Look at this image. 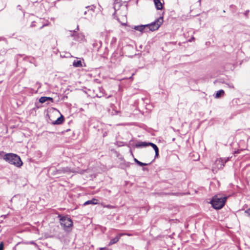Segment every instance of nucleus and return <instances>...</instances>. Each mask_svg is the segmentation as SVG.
Returning <instances> with one entry per match:
<instances>
[{
	"label": "nucleus",
	"instance_id": "obj_46",
	"mask_svg": "<svg viewBox=\"0 0 250 250\" xmlns=\"http://www.w3.org/2000/svg\"><path fill=\"white\" fill-rule=\"evenodd\" d=\"M39 250H41V249H39Z\"/></svg>",
	"mask_w": 250,
	"mask_h": 250
},
{
	"label": "nucleus",
	"instance_id": "obj_13",
	"mask_svg": "<svg viewBox=\"0 0 250 250\" xmlns=\"http://www.w3.org/2000/svg\"><path fill=\"white\" fill-rule=\"evenodd\" d=\"M64 121V116L61 114V116L59 117L56 121H53L52 122V124L55 125H60L62 124Z\"/></svg>",
	"mask_w": 250,
	"mask_h": 250
},
{
	"label": "nucleus",
	"instance_id": "obj_5",
	"mask_svg": "<svg viewBox=\"0 0 250 250\" xmlns=\"http://www.w3.org/2000/svg\"><path fill=\"white\" fill-rule=\"evenodd\" d=\"M164 21L163 16H160L152 22L146 24V30L154 31L159 29Z\"/></svg>",
	"mask_w": 250,
	"mask_h": 250
},
{
	"label": "nucleus",
	"instance_id": "obj_21",
	"mask_svg": "<svg viewBox=\"0 0 250 250\" xmlns=\"http://www.w3.org/2000/svg\"><path fill=\"white\" fill-rule=\"evenodd\" d=\"M224 93L225 92L223 90H222V89L219 90L217 91V92L216 93L215 97L216 98H219L222 96H223L224 95Z\"/></svg>",
	"mask_w": 250,
	"mask_h": 250
},
{
	"label": "nucleus",
	"instance_id": "obj_24",
	"mask_svg": "<svg viewBox=\"0 0 250 250\" xmlns=\"http://www.w3.org/2000/svg\"><path fill=\"white\" fill-rule=\"evenodd\" d=\"M36 23H37V22L35 21H33L30 25V27L33 28L37 26Z\"/></svg>",
	"mask_w": 250,
	"mask_h": 250
},
{
	"label": "nucleus",
	"instance_id": "obj_40",
	"mask_svg": "<svg viewBox=\"0 0 250 250\" xmlns=\"http://www.w3.org/2000/svg\"><path fill=\"white\" fill-rule=\"evenodd\" d=\"M131 142H132V141H131H131H130V142H129V144H130V145H132V144H131Z\"/></svg>",
	"mask_w": 250,
	"mask_h": 250
},
{
	"label": "nucleus",
	"instance_id": "obj_25",
	"mask_svg": "<svg viewBox=\"0 0 250 250\" xmlns=\"http://www.w3.org/2000/svg\"><path fill=\"white\" fill-rule=\"evenodd\" d=\"M4 244L3 242L0 243V250H4Z\"/></svg>",
	"mask_w": 250,
	"mask_h": 250
},
{
	"label": "nucleus",
	"instance_id": "obj_7",
	"mask_svg": "<svg viewBox=\"0 0 250 250\" xmlns=\"http://www.w3.org/2000/svg\"><path fill=\"white\" fill-rule=\"evenodd\" d=\"M70 36L73 38V39L76 41H80L83 40V36L82 34L77 32L76 30H70Z\"/></svg>",
	"mask_w": 250,
	"mask_h": 250
},
{
	"label": "nucleus",
	"instance_id": "obj_45",
	"mask_svg": "<svg viewBox=\"0 0 250 250\" xmlns=\"http://www.w3.org/2000/svg\"><path fill=\"white\" fill-rule=\"evenodd\" d=\"M23 13V16L24 15V11H22Z\"/></svg>",
	"mask_w": 250,
	"mask_h": 250
},
{
	"label": "nucleus",
	"instance_id": "obj_14",
	"mask_svg": "<svg viewBox=\"0 0 250 250\" xmlns=\"http://www.w3.org/2000/svg\"><path fill=\"white\" fill-rule=\"evenodd\" d=\"M154 3L157 10H162L163 9V3L160 0H153Z\"/></svg>",
	"mask_w": 250,
	"mask_h": 250
},
{
	"label": "nucleus",
	"instance_id": "obj_27",
	"mask_svg": "<svg viewBox=\"0 0 250 250\" xmlns=\"http://www.w3.org/2000/svg\"><path fill=\"white\" fill-rule=\"evenodd\" d=\"M245 213H247L249 217H250V208L247 209L245 211Z\"/></svg>",
	"mask_w": 250,
	"mask_h": 250
},
{
	"label": "nucleus",
	"instance_id": "obj_26",
	"mask_svg": "<svg viewBox=\"0 0 250 250\" xmlns=\"http://www.w3.org/2000/svg\"><path fill=\"white\" fill-rule=\"evenodd\" d=\"M46 100L47 101H50L51 102H53V99L52 98H51V97H46Z\"/></svg>",
	"mask_w": 250,
	"mask_h": 250
},
{
	"label": "nucleus",
	"instance_id": "obj_35",
	"mask_svg": "<svg viewBox=\"0 0 250 250\" xmlns=\"http://www.w3.org/2000/svg\"><path fill=\"white\" fill-rule=\"evenodd\" d=\"M47 24H43L41 26H40L39 27V29H42L43 27H44L45 26H46Z\"/></svg>",
	"mask_w": 250,
	"mask_h": 250
},
{
	"label": "nucleus",
	"instance_id": "obj_12",
	"mask_svg": "<svg viewBox=\"0 0 250 250\" xmlns=\"http://www.w3.org/2000/svg\"><path fill=\"white\" fill-rule=\"evenodd\" d=\"M148 146H151L153 149L155 151V158H157L159 157V148L155 144L151 143V142H148Z\"/></svg>",
	"mask_w": 250,
	"mask_h": 250
},
{
	"label": "nucleus",
	"instance_id": "obj_2",
	"mask_svg": "<svg viewBox=\"0 0 250 250\" xmlns=\"http://www.w3.org/2000/svg\"><path fill=\"white\" fill-rule=\"evenodd\" d=\"M3 159L6 162L18 167H20L23 164L20 157L16 154L12 153H5L3 156Z\"/></svg>",
	"mask_w": 250,
	"mask_h": 250
},
{
	"label": "nucleus",
	"instance_id": "obj_4",
	"mask_svg": "<svg viewBox=\"0 0 250 250\" xmlns=\"http://www.w3.org/2000/svg\"><path fill=\"white\" fill-rule=\"evenodd\" d=\"M58 218L60 219L61 225L63 227L65 230H67L69 228L72 227L73 223L72 220L67 216H62L58 215Z\"/></svg>",
	"mask_w": 250,
	"mask_h": 250
},
{
	"label": "nucleus",
	"instance_id": "obj_33",
	"mask_svg": "<svg viewBox=\"0 0 250 250\" xmlns=\"http://www.w3.org/2000/svg\"><path fill=\"white\" fill-rule=\"evenodd\" d=\"M240 150H236L234 152V154L235 155L236 154H238L240 153Z\"/></svg>",
	"mask_w": 250,
	"mask_h": 250
},
{
	"label": "nucleus",
	"instance_id": "obj_15",
	"mask_svg": "<svg viewBox=\"0 0 250 250\" xmlns=\"http://www.w3.org/2000/svg\"><path fill=\"white\" fill-rule=\"evenodd\" d=\"M136 148H143L148 146V142H138L135 145Z\"/></svg>",
	"mask_w": 250,
	"mask_h": 250
},
{
	"label": "nucleus",
	"instance_id": "obj_6",
	"mask_svg": "<svg viewBox=\"0 0 250 250\" xmlns=\"http://www.w3.org/2000/svg\"><path fill=\"white\" fill-rule=\"evenodd\" d=\"M95 7L93 5L88 6L85 7L87 10L84 12V15H86V16L84 18L85 19L91 20L93 17V14L94 13V9Z\"/></svg>",
	"mask_w": 250,
	"mask_h": 250
},
{
	"label": "nucleus",
	"instance_id": "obj_1",
	"mask_svg": "<svg viewBox=\"0 0 250 250\" xmlns=\"http://www.w3.org/2000/svg\"><path fill=\"white\" fill-rule=\"evenodd\" d=\"M114 13L113 16L115 17V15H120L122 16H125L127 13V4L126 1H123L122 0H115L114 2Z\"/></svg>",
	"mask_w": 250,
	"mask_h": 250
},
{
	"label": "nucleus",
	"instance_id": "obj_32",
	"mask_svg": "<svg viewBox=\"0 0 250 250\" xmlns=\"http://www.w3.org/2000/svg\"><path fill=\"white\" fill-rule=\"evenodd\" d=\"M100 250H109V249L106 248V247H104L100 248Z\"/></svg>",
	"mask_w": 250,
	"mask_h": 250
},
{
	"label": "nucleus",
	"instance_id": "obj_29",
	"mask_svg": "<svg viewBox=\"0 0 250 250\" xmlns=\"http://www.w3.org/2000/svg\"><path fill=\"white\" fill-rule=\"evenodd\" d=\"M30 244H34L35 246V247L37 248V249H39V247H38V246L37 245V244H36L35 242H34L33 241H32Z\"/></svg>",
	"mask_w": 250,
	"mask_h": 250
},
{
	"label": "nucleus",
	"instance_id": "obj_42",
	"mask_svg": "<svg viewBox=\"0 0 250 250\" xmlns=\"http://www.w3.org/2000/svg\"><path fill=\"white\" fill-rule=\"evenodd\" d=\"M130 152H131V155H132V156H133V153H132V152H131V150H130Z\"/></svg>",
	"mask_w": 250,
	"mask_h": 250
},
{
	"label": "nucleus",
	"instance_id": "obj_20",
	"mask_svg": "<svg viewBox=\"0 0 250 250\" xmlns=\"http://www.w3.org/2000/svg\"><path fill=\"white\" fill-rule=\"evenodd\" d=\"M73 65L76 67L82 66V62L81 60H75L73 62Z\"/></svg>",
	"mask_w": 250,
	"mask_h": 250
},
{
	"label": "nucleus",
	"instance_id": "obj_10",
	"mask_svg": "<svg viewBox=\"0 0 250 250\" xmlns=\"http://www.w3.org/2000/svg\"><path fill=\"white\" fill-rule=\"evenodd\" d=\"M133 29L136 31H140L141 33H143V32H147V31L146 30V24H141L139 25L134 26Z\"/></svg>",
	"mask_w": 250,
	"mask_h": 250
},
{
	"label": "nucleus",
	"instance_id": "obj_23",
	"mask_svg": "<svg viewBox=\"0 0 250 250\" xmlns=\"http://www.w3.org/2000/svg\"><path fill=\"white\" fill-rule=\"evenodd\" d=\"M138 166L141 167L148 166L149 164L144 163L138 161L136 163Z\"/></svg>",
	"mask_w": 250,
	"mask_h": 250
},
{
	"label": "nucleus",
	"instance_id": "obj_30",
	"mask_svg": "<svg viewBox=\"0 0 250 250\" xmlns=\"http://www.w3.org/2000/svg\"><path fill=\"white\" fill-rule=\"evenodd\" d=\"M116 42V38H113L111 41V43H113Z\"/></svg>",
	"mask_w": 250,
	"mask_h": 250
},
{
	"label": "nucleus",
	"instance_id": "obj_31",
	"mask_svg": "<svg viewBox=\"0 0 250 250\" xmlns=\"http://www.w3.org/2000/svg\"><path fill=\"white\" fill-rule=\"evenodd\" d=\"M17 9H19V10L22 11L21 5H18L17 6Z\"/></svg>",
	"mask_w": 250,
	"mask_h": 250
},
{
	"label": "nucleus",
	"instance_id": "obj_11",
	"mask_svg": "<svg viewBox=\"0 0 250 250\" xmlns=\"http://www.w3.org/2000/svg\"><path fill=\"white\" fill-rule=\"evenodd\" d=\"M148 146H151L153 149L155 151V158H157L159 157V148L155 144L151 143V142H148Z\"/></svg>",
	"mask_w": 250,
	"mask_h": 250
},
{
	"label": "nucleus",
	"instance_id": "obj_38",
	"mask_svg": "<svg viewBox=\"0 0 250 250\" xmlns=\"http://www.w3.org/2000/svg\"><path fill=\"white\" fill-rule=\"evenodd\" d=\"M143 170L144 171H145V170H148V169H147V168L143 167Z\"/></svg>",
	"mask_w": 250,
	"mask_h": 250
},
{
	"label": "nucleus",
	"instance_id": "obj_28",
	"mask_svg": "<svg viewBox=\"0 0 250 250\" xmlns=\"http://www.w3.org/2000/svg\"><path fill=\"white\" fill-rule=\"evenodd\" d=\"M249 13H250V10H246V11L244 13V15H245V16L248 17V15H249Z\"/></svg>",
	"mask_w": 250,
	"mask_h": 250
},
{
	"label": "nucleus",
	"instance_id": "obj_36",
	"mask_svg": "<svg viewBox=\"0 0 250 250\" xmlns=\"http://www.w3.org/2000/svg\"><path fill=\"white\" fill-rule=\"evenodd\" d=\"M125 165L126 167H129V166H130V163H129V162H127V163H126L125 164Z\"/></svg>",
	"mask_w": 250,
	"mask_h": 250
},
{
	"label": "nucleus",
	"instance_id": "obj_17",
	"mask_svg": "<svg viewBox=\"0 0 250 250\" xmlns=\"http://www.w3.org/2000/svg\"><path fill=\"white\" fill-rule=\"evenodd\" d=\"M121 236H122L121 234H119L117 235L115 237L112 238L110 240L108 245L110 246V245H112L113 244L116 243L119 240Z\"/></svg>",
	"mask_w": 250,
	"mask_h": 250
},
{
	"label": "nucleus",
	"instance_id": "obj_39",
	"mask_svg": "<svg viewBox=\"0 0 250 250\" xmlns=\"http://www.w3.org/2000/svg\"><path fill=\"white\" fill-rule=\"evenodd\" d=\"M76 30H77V31L79 30V25H77V28Z\"/></svg>",
	"mask_w": 250,
	"mask_h": 250
},
{
	"label": "nucleus",
	"instance_id": "obj_34",
	"mask_svg": "<svg viewBox=\"0 0 250 250\" xmlns=\"http://www.w3.org/2000/svg\"><path fill=\"white\" fill-rule=\"evenodd\" d=\"M228 85L230 88H234L233 85L232 83L228 84Z\"/></svg>",
	"mask_w": 250,
	"mask_h": 250
},
{
	"label": "nucleus",
	"instance_id": "obj_19",
	"mask_svg": "<svg viewBox=\"0 0 250 250\" xmlns=\"http://www.w3.org/2000/svg\"><path fill=\"white\" fill-rule=\"evenodd\" d=\"M49 171L50 172L52 175L57 176V168L55 167H51L49 168Z\"/></svg>",
	"mask_w": 250,
	"mask_h": 250
},
{
	"label": "nucleus",
	"instance_id": "obj_22",
	"mask_svg": "<svg viewBox=\"0 0 250 250\" xmlns=\"http://www.w3.org/2000/svg\"><path fill=\"white\" fill-rule=\"evenodd\" d=\"M46 97H45V96L41 97L39 99V102L41 103V104L44 103L45 102L47 101L46 100Z\"/></svg>",
	"mask_w": 250,
	"mask_h": 250
},
{
	"label": "nucleus",
	"instance_id": "obj_16",
	"mask_svg": "<svg viewBox=\"0 0 250 250\" xmlns=\"http://www.w3.org/2000/svg\"><path fill=\"white\" fill-rule=\"evenodd\" d=\"M98 204V200L95 198H92L91 200H88L84 203L83 206H86L88 205H96Z\"/></svg>",
	"mask_w": 250,
	"mask_h": 250
},
{
	"label": "nucleus",
	"instance_id": "obj_41",
	"mask_svg": "<svg viewBox=\"0 0 250 250\" xmlns=\"http://www.w3.org/2000/svg\"><path fill=\"white\" fill-rule=\"evenodd\" d=\"M97 96L98 97L101 98V97H102V95L98 96V95H97Z\"/></svg>",
	"mask_w": 250,
	"mask_h": 250
},
{
	"label": "nucleus",
	"instance_id": "obj_18",
	"mask_svg": "<svg viewBox=\"0 0 250 250\" xmlns=\"http://www.w3.org/2000/svg\"><path fill=\"white\" fill-rule=\"evenodd\" d=\"M24 60L28 61L31 63H33L35 66H38V64L34 57L26 56L24 58Z\"/></svg>",
	"mask_w": 250,
	"mask_h": 250
},
{
	"label": "nucleus",
	"instance_id": "obj_3",
	"mask_svg": "<svg viewBox=\"0 0 250 250\" xmlns=\"http://www.w3.org/2000/svg\"><path fill=\"white\" fill-rule=\"evenodd\" d=\"M227 199V196L223 197L220 195H217L212 198L209 203L214 209H220L225 206Z\"/></svg>",
	"mask_w": 250,
	"mask_h": 250
},
{
	"label": "nucleus",
	"instance_id": "obj_8",
	"mask_svg": "<svg viewBox=\"0 0 250 250\" xmlns=\"http://www.w3.org/2000/svg\"><path fill=\"white\" fill-rule=\"evenodd\" d=\"M71 172V170L68 167H60L57 168V177L61 176L63 174L70 173Z\"/></svg>",
	"mask_w": 250,
	"mask_h": 250
},
{
	"label": "nucleus",
	"instance_id": "obj_37",
	"mask_svg": "<svg viewBox=\"0 0 250 250\" xmlns=\"http://www.w3.org/2000/svg\"><path fill=\"white\" fill-rule=\"evenodd\" d=\"M134 162H135L136 163H137V162L139 160H138L136 158H134Z\"/></svg>",
	"mask_w": 250,
	"mask_h": 250
},
{
	"label": "nucleus",
	"instance_id": "obj_9",
	"mask_svg": "<svg viewBox=\"0 0 250 250\" xmlns=\"http://www.w3.org/2000/svg\"><path fill=\"white\" fill-rule=\"evenodd\" d=\"M229 160V158L226 159L225 158H220V159L217 160L216 161V163L218 166V168H222L225 164L227 163V162Z\"/></svg>",
	"mask_w": 250,
	"mask_h": 250
},
{
	"label": "nucleus",
	"instance_id": "obj_43",
	"mask_svg": "<svg viewBox=\"0 0 250 250\" xmlns=\"http://www.w3.org/2000/svg\"><path fill=\"white\" fill-rule=\"evenodd\" d=\"M111 97V95H109V96H108V97H107V98H109V97Z\"/></svg>",
	"mask_w": 250,
	"mask_h": 250
},
{
	"label": "nucleus",
	"instance_id": "obj_44",
	"mask_svg": "<svg viewBox=\"0 0 250 250\" xmlns=\"http://www.w3.org/2000/svg\"><path fill=\"white\" fill-rule=\"evenodd\" d=\"M69 130H70V129H67V130H66V132H67V131H69Z\"/></svg>",
	"mask_w": 250,
	"mask_h": 250
}]
</instances>
